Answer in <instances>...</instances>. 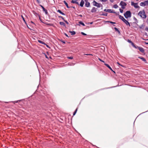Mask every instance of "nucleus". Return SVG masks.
Returning a JSON list of instances; mask_svg holds the SVG:
<instances>
[{"label":"nucleus","mask_w":148,"mask_h":148,"mask_svg":"<svg viewBox=\"0 0 148 148\" xmlns=\"http://www.w3.org/2000/svg\"><path fill=\"white\" fill-rule=\"evenodd\" d=\"M138 15L143 18H145L147 17V16L144 10L140 11L138 13Z\"/></svg>","instance_id":"f257e3e1"},{"label":"nucleus","mask_w":148,"mask_h":148,"mask_svg":"<svg viewBox=\"0 0 148 148\" xmlns=\"http://www.w3.org/2000/svg\"><path fill=\"white\" fill-rule=\"evenodd\" d=\"M124 16L126 18H130L131 17V13L130 11H128L124 14Z\"/></svg>","instance_id":"f03ea898"},{"label":"nucleus","mask_w":148,"mask_h":148,"mask_svg":"<svg viewBox=\"0 0 148 148\" xmlns=\"http://www.w3.org/2000/svg\"><path fill=\"white\" fill-rule=\"evenodd\" d=\"M93 5L96 6L98 8L102 7V5L100 3L97 2L95 1H94L92 2Z\"/></svg>","instance_id":"7ed1b4c3"},{"label":"nucleus","mask_w":148,"mask_h":148,"mask_svg":"<svg viewBox=\"0 0 148 148\" xmlns=\"http://www.w3.org/2000/svg\"><path fill=\"white\" fill-rule=\"evenodd\" d=\"M120 5L121 6L122 9H124L127 5V4L125 2L123 1H121L120 3Z\"/></svg>","instance_id":"20e7f679"},{"label":"nucleus","mask_w":148,"mask_h":148,"mask_svg":"<svg viewBox=\"0 0 148 148\" xmlns=\"http://www.w3.org/2000/svg\"><path fill=\"white\" fill-rule=\"evenodd\" d=\"M140 5L142 6H145L146 5H148V1H146L144 2H141L140 3Z\"/></svg>","instance_id":"39448f33"},{"label":"nucleus","mask_w":148,"mask_h":148,"mask_svg":"<svg viewBox=\"0 0 148 148\" xmlns=\"http://www.w3.org/2000/svg\"><path fill=\"white\" fill-rule=\"evenodd\" d=\"M131 5L134 7L136 8H138L139 7V6L138 5L137 3H135L133 2H131Z\"/></svg>","instance_id":"423d86ee"},{"label":"nucleus","mask_w":148,"mask_h":148,"mask_svg":"<svg viewBox=\"0 0 148 148\" xmlns=\"http://www.w3.org/2000/svg\"><path fill=\"white\" fill-rule=\"evenodd\" d=\"M137 49H138L140 52L142 53L144 52V49L142 47H137Z\"/></svg>","instance_id":"0eeeda50"},{"label":"nucleus","mask_w":148,"mask_h":148,"mask_svg":"<svg viewBox=\"0 0 148 148\" xmlns=\"http://www.w3.org/2000/svg\"><path fill=\"white\" fill-rule=\"evenodd\" d=\"M104 65L107 67H108L110 70L113 71L114 73H115V72L113 71L111 68L109 66V65L108 64L105 63Z\"/></svg>","instance_id":"6e6552de"},{"label":"nucleus","mask_w":148,"mask_h":148,"mask_svg":"<svg viewBox=\"0 0 148 148\" xmlns=\"http://www.w3.org/2000/svg\"><path fill=\"white\" fill-rule=\"evenodd\" d=\"M127 25H129V26H130V25L129 22L127 21L125 19L123 21Z\"/></svg>","instance_id":"1a4fd4ad"},{"label":"nucleus","mask_w":148,"mask_h":148,"mask_svg":"<svg viewBox=\"0 0 148 148\" xmlns=\"http://www.w3.org/2000/svg\"><path fill=\"white\" fill-rule=\"evenodd\" d=\"M97 11V8L94 7H93L91 10V12H95Z\"/></svg>","instance_id":"9d476101"},{"label":"nucleus","mask_w":148,"mask_h":148,"mask_svg":"<svg viewBox=\"0 0 148 148\" xmlns=\"http://www.w3.org/2000/svg\"><path fill=\"white\" fill-rule=\"evenodd\" d=\"M85 5L87 7H89L90 6V3L89 2L87 1L86 2Z\"/></svg>","instance_id":"9b49d317"},{"label":"nucleus","mask_w":148,"mask_h":148,"mask_svg":"<svg viewBox=\"0 0 148 148\" xmlns=\"http://www.w3.org/2000/svg\"><path fill=\"white\" fill-rule=\"evenodd\" d=\"M84 4V2L83 0H81V1L80 2V6L82 7H83Z\"/></svg>","instance_id":"f8f14e48"},{"label":"nucleus","mask_w":148,"mask_h":148,"mask_svg":"<svg viewBox=\"0 0 148 148\" xmlns=\"http://www.w3.org/2000/svg\"><path fill=\"white\" fill-rule=\"evenodd\" d=\"M107 12H108L110 13H115V12H114L111 9H108L106 11Z\"/></svg>","instance_id":"ddd939ff"},{"label":"nucleus","mask_w":148,"mask_h":148,"mask_svg":"<svg viewBox=\"0 0 148 148\" xmlns=\"http://www.w3.org/2000/svg\"><path fill=\"white\" fill-rule=\"evenodd\" d=\"M57 12L62 15H65V14L63 12H62L60 10H57Z\"/></svg>","instance_id":"4468645a"},{"label":"nucleus","mask_w":148,"mask_h":148,"mask_svg":"<svg viewBox=\"0 0 148 148\" xmlns=\"http://www.w3.org/2000/svg\"><path fill=\"white\" fill-rule=\"evenodd\" d=\"M69 32L71 33V35H74L75 34V32L74 31H69Z\"/></svg>","instance_id":"2eb2a0df"},{"label":"nucleus","mask_w":148,"mask_h":148,"mask_svg":"<svg viewBox=\"0 0 148 148\" xmlns=\"http://www.w3.org/2000/svg\"><path fill=\"white\" fill-rule=\"evenodd\" d=\"M63 2L68 8H70V7L69 6L68 3L66 2L65 1H64Z\"/></svg>","instance_id":"dca6fc26"},{"label":"nucleus","mask_w":148,"mask_h":148,"mask_svg":"<svg viewBox=\"0 0 148 148\" xmlns=\"http://www.w3.org/2000/svg\"><path fill=\"white\" fill-rule=\"evenodd\" d=\"M119 18L121 19L122 21H123L125 19L124 18L123 16H121V15H119Z\"/></svg>","instance_id":"f3484780"},{"label":"nucleus","mask_w":148,"mask_h":148,"mask_svg":"<svg viewBox=\"0 0 148 148\" xmlns=\"http://www.w3.org/2000/svg\"><path fill=\"white\" fill-rule=\"evenodd\" d=\"M128 42H129L131 43L132 46H134V44L131 40H128Z\"/></svg>","instance_id":"a211bd4d"},{"label":"nucleus","mask_w":148,"mask_h":148,"mask_svg":"<svg viewBox=\"0 0 148 148\" xmlns=\"http://www.w3.org/2000/svg\"><path fill=\"white\" fill-rule=\"evenodd\" d=\"M60 24L61 25H62L64 26H65V23L63 22H60Z\"/></svg>","instance_id":"6ab92c4d"},{"label":"nucleus","mask_w":148,"mask_h":148,"mask_svg":"<svg viewBox=\"0 0 148 148\" xmlns=\"http://www.w3.org/2000/svg\"><path fill=\"white\" fill-rule=\"evenodd\" d=\"M140 58V59H141L144 62L146 61V59L144 58L141 57V58Z\"/></svg>","instance_id":"aec40b11"},{"label":"nucleus","mask_w":148,"mask_h":148,"mask_svg":"<svg viewBox=\"0 0 148 148\" xmlns=\"http://www.w3.org/2000/svg\"><path fill=\"white\" fill-rule=\"evenodd\" d=\"M43 11L44 12H45V14H48V12H47V10H46V9L45 8L44 9V10H43Z\"/></svg>","instance_id":"412c9836"},{"label":"nucleus","mask_w":148,"mask_h":148,"mask_svg":"<svg viewBox=\"0 0 148 148\" xmlns=\"http://www.w3.org/2000/svg\"><path fill=\"white\" fill-rule=\"evenodd\" d=\"M79 24H81L82 25H83V26H85V24H84L82 22V21H79Z\"/></svg>","instance_id":"4be33fe9"},{"label":"nucleus","mask_w":148,"mask_h":148,"mask_svg":"<svg viewBox=\"0 0 148 148\" xmlns=\"http://www.w3.org/2000/svg\"><path fill=\"white\" fill-rule=\"evenodd\" d=\"M113 7L115 8H117L118 7V6L116 4L114 5Z\"/></svg>","instance_id":"5701e85b"},{"label":"nucleus","mask_w":148,"mask_h":148,"mask_svg":"<svg viewBox=\"0 0 148 148\" xmlns=\"http://www.w3.org/2000/svg\"><path fill=\"white\" fill-rule=\"evenodd\" d=\"M38 42H40V43H41V44H45V43H44V42H43V41H41V40H38Z\"/></svg>","instance_id":"b1692460"},{"label":"nucleus","mask_w":148,"mask_h":148,"mask_svg":"<svg viewBox=\"0 0 148 148\" xmlns=\"http://www.w3.org/2000/svg\"><path fill=\"white\" fill-rule=\"evenodd\" d=\"M77 108L76 109V110H75V112H74L73 113V115L74 116L75 115V114H76L77 112Z\"/></svg>","instance_id":"393cba45"},{"label":"nucleus","mask_w":148,"mask_h":148,"mask_svg":"<svg viewBox=\"0 0 148 148\" xmlns=\"http://www.w3.org/2000/svg\"><path fill=\"white\" fill-rule=\"evenodd\" d=\"M114 29H115V31H117L119 33L120 32L119 29L116 27H115L114 28Z\"/></svg>","instance_id":"a878e982"},{"label":"nucleus","mask_w":148,"mask_h":148,"mask_svg":"<svg viewBox=\"0 0 148 148\" xmlns=\"http://www.w3.org/2000/svg\"><path fill=\"white\" fill-rule=\"evenodd\" d=\"M75 1H76L72 0V1H71V3H75Z\"/></svg>","instance_id":"bb28decb"},{"label":"nucleus","mask_w":148,"mask_h":148,"mask_svg":"<svg viewBox=\"0 0 148 148\" xmlns=\"http://www.w3.org/2000/svg\"><path fill=\"white\" fill-rule=\"evenodd\" d=\"M46 24L47 25H50V26H52L53 24H50V23H46Z\"/></svg>","instance_id":"cd10ccee"},{"label":"nucleus","mask_w":148,"mask_h":148,"mask_svg":"<svg viewBox=\"0 0 148 148\" xmlns=\"http://www.w3.org/2000/svg\"><path fill=\"white\" fill-rule=\"evenodd\" d=\"M119 10H120V12H121V13H122L123 12V10L121 9H120Z\"/></svg>","instance_id":"c85d7f7f"},{"label":"nucleus","mask_w":148,"mask_h":148,"mask_svg":"<svg viewBox=\"0 0 148 148\" xmlns=\"http://www.w3.org/2000/svg\"><path fill=\"white\" fill-rule=\"evenodd\" d=\"M67 58L68 59H72L73 58L72 57H67Z\"/></svg>","instance_id":"c756f323"},{"label":"nucleus","mask_w":148,"mask_h":148,"mask_svg":"<svg viewBox=\"0 0 148 148\" xmlns=\"http://www.w3.org/2000/svg\"><path fill=\"white\" fill-rule=\"evenodd\" d=\"M19 101H20V100H18V101H13V102H13L14 103H15L18 102Z\"/></svg>","instance_id":"7c9ffc66"},{"label":"nucleus","mask_w":148,"mask_h":148,"mask_svg":"<svg viewBox=\"0 0 148 148\" xmlns=\"http://www.w3.org/2000/svg\"><path fill=\"white\" fill-rule=\"evenodd\" d=\"M58 17L59 18H61L62 19V20H63L64 21V20H65L64 19V18L63 17H62V16H59Z\"/></svg>","instance_id":"2f4dec72"},{"label":"nucleus","mask_w":148,"mask_h":148,"mask_svg":"<svg viewBox=\"0 0 148 148\" xmlns=\"http://www.w3.org/2000/svg\"><path fill=\"white\" fill-rule=\"evenodd\" d=\"M98 59L100 61L102 62H104L103 61V60H102L101 59L99 58Z\"/></svg>","instance_id":"473e14b6"},{"label":"nucleus","mask_w":148,"mask_h":148,"mask_svg":"<svg viewBox=\"0 0 148 148\" xmlns=\"http://www.w3.org/2000/svg\"><path fill=\"white\" fill-rule=\"evenodd\" d=\"M102 15H103V16H107V13H106L105 14H102Z\"/></svg>","instance_id":"72a5a7b5"},{"label":"nucleus","mask_w":148,"mask_h":148,"mask_svg":"<svg viewBox=\"0 0 148 148\" xmlns=\"http://www.w3.org/2000/svg\"><path fill=\"white\" fill-rule=\"evenodd\" d=\"M81 33V34H82L83 35H84V36L86 35V34L84 33L83 32H82Z\"/></svg>","instance_id":"f704fd0d"},{"label":"nucleus","mask_w":148,"mask_h":148,"mask_svg":"<svg viewBox=\"0 0 148 148\" xmlns=\"http://www.w3.org/2000/svg\"><path fill=\"white\" fill-rule=\"evenodd\" d=\"M40 6L42 7L43 10L44 9H45V8L42 5H40Z\"/></svg>","instance_id":"c9c22d12"},{"label":"nucleus","mask_w":148,"mask_h":148,"mask_svg":"<svg viewBox=\"0 0 148 148\" xmlns=\"http://www.w3.org/2000/svg\"><path fill=\"white\" fill-rule=\"evenodd\" d=\"M84 55L89 56V55H92V54H84Z\"/></svg>","instance_id":"e433bc0d"},{"label":"nucleus","mask_w":148,"mask_h":148,"mask_svg":"<svg viewBox=\"0 0 148 148\" xmlns=\"http://www.w3.org/2000/svg\"><path fill=\"white\" fill-rule=\"evenodd\" d=\"M21 17H22V18H23V21H24L25 22V19H24V18L22 16H21Z\"/></svg>","instance_id":"4c0bfd02"},{"label":"nucleus","mask_w":148,"mask_h":148,"mask_svg":"<svg viewBox=\"0 0 148 148\" xmlns=\"http://www.w3.org/2000/svg\"><path fill=\"white\" fill-rule=\"evenodd\" d=\"M108 22H110V23H112V24H115V23L114 22H112V21H108Z\"/></svg>","instance_id":"58836bf2"},{"label":"nucleus","mask_w":148,"mask_h":148,"mask_svg":"<svg viewBox=\"0 0 148 148\" xmlns=\"http://www.w3.org/2000/svg\"><path fill=\"white\" fill-rule=\"evenodd\" d=\"M67 24H69V23L68 22L66 21V20H64V21Z\"/></svg>","instance_id":"ea45409f"},{"label":"nucleus","mask_w":148,"mask_h":148,"mask_svg":"<svg viewBox=\"0 0 148 148\" xmlns=\"http://www.w3.org/2000/svg\"><path fill=\"white\" fill-rule=\"evenodd\" d=\"M145 30L146 31H148V27H146L145 28Z\"/></svg>","instance_id":"a19ab883"},{"label":"nucleus","mask_w":148,"mask_h":148,"mask_svg":"<svg viewBox=\"0 0 148 148\" xmlns=\"http://www.w3.org/2000/svg\"><path fill=\"white\" fill-rule=\"evenodd\" d=\"M37 0V1L38 3H39L40 2V0Z\"/></svg>","instance_id":"79ce46f5"},{"label":"nucleus","mask_w":148,"mask_h":148,"mask_svg":"<svg viewBox=\"0 0 148 148\" xmlns=\"http://www.w3.org/2000/svg\"><path fill=\"white\" fill-rule=\"evenodd\" d=\"M134 47V48H137V47L138 46H136L135 45H134V46H133Z\"/></svg>","instance_id":"37998d69"},{"label":"nucleus","mask_w":148,"mask_h":148,"mask_svg":"<svg viewBox=\"0 0 148 148\" xmlns=\"http://www.w3.org/2000/svg\"><path fill=\"white\" fill-rule=\"evenodd\" d=\"M117 64H118L119 65H120L121 66H123L122 65L120 64L119 62H117Z\"/></svg>","instance_id":"c03bdc74"},{"label":"nucleus","mask_w":148,"mask_h":148,"mask_svg":"<svg viewBox=\"0 0 148 148\" xmlns=\"http://www.w3.org/2000/svg\"><path fill=\"white\" fill-rule=\"evenodd\" d=\"M75 3H76V4H77V5H79V4L78 2L76 1H75Z\"/></svg>","instance_id":"a18cd8bd"},{"label":"nucleus","mask_w":148,"mask_h":148,"mask_svg":"<svg viewBox=\"0 0 148 148\" xmlns=\"http://www.w3.org/2000/svg\"><path fill=\"white\" fill-rule=\"evenodd\" d=\"M65 34V35L67 37H69L68 36V35H67L65 33V34Z\"/></svg>","instance_id":"49530a36"},{"label":"nucleus","mask_w":148,"mask_h":148,"mask_svg":"<svg viewBox=\"0 0 148 148\" xmlns=\"http://www.w3.org/2000/svg\"><path fill=\"white\" fill-rule=\"evenodd\" d=\"M107 10L106 9H104V11H106V12Z\"/></svg>","instance_id":"de8ad7c7"},{"label":"nucleus","mask_w":148,"mask_h":148,"mask_svg":"<svg viewBox=\"0 0 148 148\" xmlns=\"http://www.w3.org/2000/svg\"><path fill=\"white\" fill-rule=\"evenodd\" d=\"M84 1L86 2L88 1V0H84Z\"/></svg>","instance_id":"09e8293b"},{"label":"nucleus","mask_w":148,"mask_h":148,"mask_svg":"<svg viewBox=\"0 0 148 148\" xmlns=\"http://www.w3.org/2000/svg\"><path fill=\"white\" fill-rule=\"evenodd\" d=\"M145 43L146 45H148V42H145Z\"/></svg>","instance_id":"8fccbe9b"},{"label":"nucleus","mask_w":148,"mask_h":148,"mask_svg":"<svg viewBox=\"0 0 148 148\" xmlns=\"http://www.w3.org/2000/svg\"><path fill=\"white\" fill-rule=\"evenodd\" d=\"M79 16H80L81 17H82V15H79Z\"/></svg>","instance_id":"3c124183"},{"label":"nucleus","mask_w":148,"mask_h":148,"mask_svg":"<svg viewBox=\"0 0 148 148\" xmlns=\"http://www.w3.org/2000/svg\"><path fill=\"white\" fill-rule=\"evenodd\" d=\"M39 19H40V21H41V20L40 17H39Z\"/></svg>","instance_id":"603ef678"},{"label":"nucleus","mask_w":148,"mask_h":148,"mask_svg":"<svg viewBox=\"0 0 148 148\" xmlns=\"http://www.w3.org/2000/svg\"><path fill=\"white\" fill-rule=\"evenodd\" d=\"M92 22H91L90 23V24H92Z\"/></svg>","instance_id":"864d4df0"},{"label":"nucleus","mask_w":148,"mask_h":148,"mask_svg":"<svg viewBox=\"0 0 148 148\" xmlns=\"http://www.w3.org/2000/svg\"><path fill=\"white\" fill-rule=\"evenodd\" d=\"M46 57L47 58H48V57H47V56L46 55Z\"/></svg>","instance_id":"5fc2aeb1"},{"label":"nucleus","mask_w":148,"mask_h":148,"mask_svg":"<svg viewBox=\"0 0 148 148\" xmlns=\"http://www.w3.org/2000/svg\"><path fill=\"white\" fill-rule=\"evenodd\" d=\"M63 42V43H65V42Z\"/></svg>","instance_id":"6e6d98bb"},{"label":"nucleus","mask_w":148,"mask_h":148,"mask_svg":"<svg viewBox=\"0 0 148 148\" xmlns=\"http://www.w3.org/2000/svg\"><path fill=\"white\" fill-rule=\"evenodd\" d=\"M31 22L32 23H34L32 21H31Z\"/></svg>","instance_id":"4d7b16f0"},{"label":"nucleus","mask_w":148,"mask_h":148,"mask_svg":"<svg viewBox=\"0 0 148 148\" xmlns=\"http://www.w3.org/2000/svg\"><path fill=\"white\" fill-rule=\"evenodd\" d=\"M110 1H111V2H112L113 1H111V0H110Z\"/></svg>","instance_id":"13d9d810"},{"label":"nucleus","mask_w":148,"mask_h":148,"mask_svg":"<svg viewBox=\"0 0 148 148\" xmlns=\"http://www.w3.org/2000/svg\"><path fill=\"white\" fill-rule=\"evenodd\" d=\"M47 47H49L48 46V45H47Z\"/></svg>","instance_id":"bf43d9fd"},{"label":"nucleus","mask_w":148,"mask_h":148,"mask_svg":"<svg viewBox=\"0 0 148 148\" xmlns=\"http://www.w3.org/2000/svg\"><path fill=\"white\" fill-rule=\"evenodd\" d=\"M73 8H75V7H73Z\"/></svg>","instance_id":"052dcab7"}]
</instances>
